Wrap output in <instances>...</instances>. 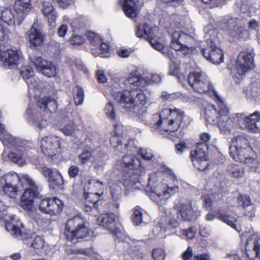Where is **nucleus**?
I'll return each instance as SVG.
<instances>
[{"label": "nucleus", "instance_id": "18", "mask_svg": "<svg viewBox=\"0 0 260 260\" xmlns=\"http://www.w3.org/2000/svg\"><path fill=\"white\" fill-rule=\"evenodd\" d=\"M29 59L36 69L44 75L48 77L56 75V67L51 61L44 60L40 56L34 53L29 54Z\"/></svg>", "mask_w": 260, "mask_h": 260}, {"label": "nucleus", "instance_id": "4", "mask_svg": "<svg viewBox=\"0 0 260 260\" xmlns=\"http://www.w3.org/2000/svg\"><path fill=\"white\" fill-rule=\"evenodd\" d=\"M90 234V230L84 225L79 216H75L66 223L64 235L67 240L73 244L82 239L89 240Z\"/></svg>", "mask_w": 260, "mask_h": 260}, {"label": "nucleus", "instance_id": "39", "mask_svg": "<svg viewBox=\"0 0 260 260\" xmlns=\"http://www.w3.org/2000/svg\"><path fill=\"white\" fill-rule=\"evenodd\" d=\"M9 141V146L14 148V150L25 152V142L18 138L10 137L8 139Z\"/></svg>", "mask_w": 260, "mask_h": 260}, {"label": "nucleus", "instance_id": "49", "mask_svg": "<svg viewBox=\"0 0 260 260\" xmlns=\"http://www.w3.org/2000/svg\"><path fill=\"white\" fill-rule=\"evenodd\" d=\"M220 218L223 222H225L237 231L240 232L238 229L236 219L233 216L222 214L220 216Z\"/></svg>", "mask_w": 260, "mask_h": 260}, {"label": "nucleus", "instance_id": "28", "mask_svg": "<svg viewBox=\"0 0 260 260\" xmlns=\"http://www.w3.org/2000/svg\"><path fill=\"white\" fill-rule=\"evenodd\" d=\"M245 125L249 131L253 133L260 132V112L255 111L247 117H242Z\"/></svg>", "mask_w": 260, "mask_h": 260}, {"label": "nucleus", "instance_id": "53", "mask_svg": "<svg viewBox=\"0 0 260 260\" xmlns=\"http://www.w3.org/2000/svg\"><path fill=\"white\" fill-rule=\"evenodd\" d=\"M156 37H153L150 39L149 42L154 49L162 53V52L165 51L164 49L165 44L161 43L158 39H156Z\"/></svg>", "mask_w": 260, "mask_h": 260}, {"label": "nucleus", "instance_id": "57", "mask_svg": "<svg viewBox=\"0 0 260 260\" xmlns=\"http://www.w3.org/2000/svg\"><path fill=\"white\" fill-rule=\"evenodd\" d=\"M152 255L154 260H164L166 253L163 249L155 248L152 250Z\"/></svg>", "mask_w": 260, "mask_h": 260}, {"label": "nucleus", "instance_id": "50", "mask_svg": "<svg viewBox=\"0 0 260 260\" xmlns=\"http://www.w3.org/2000/svg\"><path fill=\"white\" fill-rule=\"evenodd\" d=\"M86 37L88 41L91 45L92 48H97L99 44L102 41L101 37L92 31H89L86 34Z\"/></svg>", "mask_w": 260, "mask_h": 260}, {"label": "nucleus", "instance_id": "52", "mask_svg": "<svg viewBox=\"0 0 260 260\" xmlns=\"http://www.w3.org/2000/svg\"><path fill=\"white\" fill-rule=\"evenodd\" d=\"M4 192L12 198H16L18 192L22 190L21 186H9L2 185Z\"/></svg>", "mask_w": 260, "mask_h": 260}, {"label": "nucleus", "instance_id": "2", "mask_svg": "<svg viewBox=\"0 0 260 260\" xmlns=\"http://www.w3.org/2000/svg\"><path fill=\"white\" fill-rule=\"evenodd\" d=\"M113 95L117 102L128 113L138 114L140 120L151 118V114L148 113L143 106L146 103L147 98L140 89L134 90H125L122 92L115 91Z\"/></svg>", "mask_w": 260, "mask_h": 260}, {"label": "nucleus", "instance_id": "35", "mask_svg": "<svg viewBox=\"0 0 260 260\" xmlns=\"http://www.w3.org/2000/svg\"><path fill=\"white\" fill-rule=\"evenodd\" d=\"M42 6V12L47 18L48 22L50 24L54 23L56 19V13L50 0H43Z\"/></svg>", "mask_w": 260, "mask_h": 260}, {"label": "nucleus", "instance_id": "17", "mask_svg": "<svg viewBox=\"0 0 260 260\" xmlns=\"http://www.w3.org/2000/svg\"><path fill=\"white\" fill-rule=\"evenodd\" d=\"M230 156L236 161L243 162L246 164L251 171L255 172H260V164L257 161L252 157L253 152L252 148L251 151L245 152V149H240L236 151V152L230 151Z\"/></svg>", "mask_w": 260, "mask_h": 260}, {"label": "nucleus", "instance_id": "41", "mask_svg": "<svg viewBox=\"0 0 260 260\" xmlns=\"http://www.w3.org/2000/svg\"><path fill=\"white\" fill-rule=\"evenodd\" d=\"M25 152L14 150L9 153L8 157L11 161L21 166L25 163Z\"/></svg>", "mask_w": 260, "mask_h": 260}, {"label": "nucleus", "instance_id": "20", "mask_svg": "<svg viewBox=\"0 0 260 260\" xmlns=\"http://www.w3.org/2000/svg\"><path fill=\"white\" fill-rule=\"evenodd\" d=\"M214 95L218 101L217 106L214 105H208L205 110L206 120L212 124H216L219 122L220 117L222 116V109L223 107H226L216 91H214Z\"/></svg>", "mask_w": 260, "mask_h": 260}, {"label": "nucleus", "instance_id": "8", "mask_svg": "<svg viewBox=\"0 0 260 260\" xmlns=\"http://www.w3.org/2000/svg\"><path fill=\"white\" fill-rule=\"evenodd\" d=\"M9 31L0 24V57L5 66H10L18 63L20 53L17 50H5L4 44L9 39Z\"/></svg>", "mask_w": 260, "mask_h": 260}, {"label": "nucleus", "instance_id": "33", "mask_svg": "<svg viewBox=\"0 0 260 260\" xmlns=\"http://www.w3.org/2000/svg\"><path fill=\"white\" fill-rule=\"evenodd\" d=\"M97 220L100 225L105 227L112 233H115V215L114 214L107 213L100 215Z\"/></svg>", "mask_w": 260, "mask_h": 260}, {"label": "nucleus", "instance_id": "10", "mask_svg": "<svg viewBox=\"0 0 260 260\" xmlns=\"http://www.w3.org/2000/svg\"><path fill=\"white\" fill-rule=\"evenodd\" d=\"M191 41L190 36L181 32L175 30L171 35V47L177 51H179L184 56L192 53L193 48L188 46L189 42Z\"/></svg>", "mask_w": 260, "mask_h": 260}, {"label": "nucleus", "instance_id": "63", "mask_svg": "<svg viewBox=\"0 0 260 260\" xmlns=\"http://www.w3.org/2000/svg\"><path fill=\"white\" fill-rule=\"evenodd\" d=\"M202 1L206 4L210 5V7H218L224 4L225 0H202Z\"/></svg>", "mask_w": 260, "mask_h": 260}, {"label": "nucleus", "instance_id": "31", "mask_svg": "<svg viewBox=\"0 0 260 260\" xmlns=\"http://www.w3.org/2000/svg\"><path fill=\"white\" fill-rule=\"evenodd\" d=\"M158 31L156 27H152L147 23L139 25L137 27L136 36L149 41L153 37H156Z\"/></svg>", "mask_w": 260, "mask_h": 260}, {"label": "nucleus", "instance_id": "45", "mask_svg": "<svg viewBox=\"0 0 260 260\" xmlns=\"http://www.w3.org/2000/svg\"><path fill=\"white\" fill-rule=\"evenodd\" d=\"M0 11L1 19L4 22L9 25L14 24V16L10 9H4L3 10H0Z\"/></svg>", "mask_w": 260, "mask_h": 260}, {"label": "nucleus", "instance_id": "19", "mask_svg": "<svg viewBox=\"0 0 260 260\" xmlns=\"http://www.w3.org/2000/svg\"><path fill=\"white\" fill-rule=\"evenodd\" d=\"M26 38L28 40L31 48L41 46L45 40V32L40 22L35 20L30 28L26 33Z\"/></svg>", "mask_w": 260, "mask_h": 260}, {"label": "nucleus", "instance_id": "46", "mask_svg": "<svg viewBox=\"0 0 260 260\" xmlns=\"http://www.w3.org/2000/svg\"><path fill=\"white\" fill-rule=\"evenodd\" d=\"M73 94L75 104L77 106L81 105L84 98L83 89L79 86H75L73 89Z\"/></svg>", "mask_w": 260, "mask_h": 260}, {"label": "nucleus", "instance_id": "43", "mask_svg": "<svg viewBox=\"0 0 260 260\" xmlns=\"http://www.w3.org/2000/svg\"><path fill=\"white\" fill-rule=\"evenodd\" d=\"M20 183L22 184V189L25 186H28L29 187L25 190H30L33 191L35 190L38 191V186L36 185L35 182L27 174H20Z\"/></svg>", "mask_w": 260, "mask_h": 260}, {"label": "nucleus", "instance_id": "23", "mask_svg": "<svg viewBox=\"0 0 260 260\" xmlns=\"http://www.w3.org/2000/svg\"><path fill=\"white\" fill-rule=\"evenodd\" d=\"M63 206L62 201L57 198H46L41 201L39 209L46 214L56 215L60 212Z\"/></svg>", "mask_w": 260, "mask_h": 260}, {"label": "nucleus", "instance_id": "30", "mask_svg": "<svg viewBox=\"0 0 260 260\" xmlns=\"http://www.w3.org/2000/svg\"><path fill=\"white\" fill-rule=\"evenodd\" d=\"M158 31L156 27H152L147 23L139 25L137 27L136 36L149 41L153 37H156Z\"/></svg>", "mask_w": 260, "mask_h": 260}, {"label": "nucleus", "instance_id": "58", "mask_svg": "<svg viewBox=\"0 0 260 260\" xmlns=\"http://www.w3.org/2000/svg\"><path fill=\"white\" fill-rule=\"evenodd\" d=\"M110 190L112 198L114 200L116 201L120 198L121 194V191L120 187L117 184H113L111 185Z\"/></svg>", "mask_w": 260, "mask_h": 260}, {"label": "nucleus", "instance_id": "14", "mask_svg": "<svg viewBox=\"0 0 260 260\" xmlns=\"http://www.w3.org/2000/svg\"><path fill=\"white\" fill-rule=\"evenodd\" d=\"M210 37V35L206 32L205 38L207 47L202 49V53L209 61L213 64H218L223 61V54L220 48L216 47Z\"/></svg>", "mask_w": 260, "mask_h": 260}, {"label": "nucleus", "instance_id": "55", "mask_svg": "<svg viewBox=\"0 0 260 260\" xmlns=\"http://www.w3.org/2000/svg\"><path fill=\"white\" fill-rule=\"evenodd\" d=\"M142 209L139 208H136L134 209V213L132 215V220L135 225H139L142 222Z\"/></svg>", "mask_w": 260, "mask_h": 260}, {"label": "nucleus", "instance_id": "60", "mask_svg": "<svg viewBox=\"0 0 260 260\" xmlns=\"http://www.w3.org/2000/svg\"><path fill=\"white\" fill-rule=\"evenodd\" d=\"M85 42L84 38L80 35H73L70 39V43L73 45H81Z\"/></svg>", "mask_w": 260, "mask_h": 260}, {"label": "nucleus", "instance_id": "34", "mask_svg": "<svg viewBox=\"0 0 260 260\" xmlns=\"http://www.w3.org/2000/svg\"><path fill=\"white\" fill-rule=\"evenodd\" d=\"M251 148L247 139L242 136H237L234 137L231 140L230 151L236 152L238 150L244 149L245 152H248L251 151Z\"/></svg>", "mask_w": 260, "mask_h": 260}, {"label": "nucleus", "instance_id": "40", "mask_svg": "<svg viewBox=\"0 0 260 260\" xmlns=\"http://www.w3.org/2000/svg\"><path fill=\"white\" fill-rule=\"evenodd\" d=\"M9 141V146L14 148V150L25 152V142L18 138L10 137L8 139Z\"/></svg>", "mask_w": 260, "mask_h": 260}, {"label": "nucleus", "instance_id": "59", "mask_svg": "<svg viewBox=\"0 0 260 260\" xmlns=\"http://www.w3.org/2000/svg\"><path fill=\"white\" fill-rule=\"evenodd\" d=\"M138 152L139 154L145 160H150L153 157L152 152L150 149L140 148Z\"/></svg>", "mask_w": 260, "mask_h": 260}, {"label": "nucleus", "instance_id": "24", "mask_svg": "<svg viewBox=\"0 0 260 260\" xmlns=\"http://www.w3.org/2000/svg\"><path fill=\"white\" fill-rule=\"evenodd\" d=\"M247 260H260V238L255 235L249 237L245 244Z\"/></svg>", "mask_w": 260, "mask_h": 260}, {"label": "nucleus", "instance_id": "62", "mask_svg": "<svg viewBox=\"0 0 260 260\" xmlns=\"http://www.w3.org/2000/svg\"><path fill=\"white\" fill-rule=\"evenodd\" d=\"M85 25V22L83 18H78L72 21L71 22V26L75 29H81L83 28Z\"/></svg>", "mask_w": 260, "mask_h": 260}, {"label": "nucleus", "instance_id": "5", "mask_svg": "<svg viewBox=\"0 0 260 260\" xmlns=\"http://www.w3.org/2000/svg\"><path fill=\"white\" fill-rule=\"evenodd\" d=\"M11 221L7 218L5 220V229L10 234L19 239L23 241L26 245H29L34 249H40L44 246V240L40 236H31L25 232V230L21 227L15 225L14 223V216H10Z\"/></svg>", "mask_w": 260, "mask_h": 260}, {"label": "nucleus", "instance_id": "26", "mask_svg": "<svg viewBox=\"0 0 260 260\" xmlns=\"http://www.w3.org/2000/svg\"><path fill=\"white\" fill-rule=\"evenodd\" d=\"M138 172L133 170L128 171L121 180V183L127 190L133 191L134 189L141 188L140 176L138 175Z\"/></svg>", "mask_w": 260, "mask_h": 260}, {"label": "nucleus", "instance_id": "54", "mask_svg": "<svg viewBox=\"0 0 260 260\" xmlns=\"http://www.w3.org/2000/svg\"><path fill=\"white\" fill-rule=\"evenodd\" d=\"M39 169L41 172L42 174L44 175L45 178H47L48 179L51 177H53V176L56 175L59 172L55 170H53L51 168H49L46 166L40 167Z\"/></svg>", "mask_w": 260, "mask_h": 260}, {"label": "nucleus", "instance_id": "42", "mask_svg": "<svg viewBox=\"0 0 260 260\" xmlns=\"http://www.w3.org/2000/svg\"><path fill=\"white\" fill-rule=\"evenodd\" d=\"M109 46L105 43L103 42V41L99 44L97 48H92V53L95 56L98 55L102 57H108L107 54L109 51Z\"/></svg>", "mask_w": 260, "mask_h": 260}, {"label": "nucleus", "instance_id": "6", "mask_svg": "<svg viewBox=\"0 0 260 260\" xmlns=\"http://www.w3.org/2000/svg\"><path fill=\"white\" fill-rule=\"evenodd\" d=\"M110 143L115 150L118 153H127L122 159V162L129 171L139 172L140 169L141 162L139 158L136 157L132 153L134 152L133 148L128 146V143H125L123 145L122 143V138L120 135H114L110 138Z\"/></svg>", "mask_w": 260, "mask_h": 260}, {"label": "nucleus", "instance_id": "48", "mask_svg": "<svg viewBox=\"0 0 260 260\" xmlns=\"http://www.w3.org/2000/svg\"><path fill=\"white\" fill-rule=\"evenodd\" d=\"M229 173L233 177L240 178L243 176L244 173V169L238 165H231L228 167Z\"/></svg>", "mask_w": 260, "mask_h": 260}, {"label": "nucleus", "instance_id": "25", "mask_svg": "<svg viewBox=\"0 0 260 260\" xmlns=\"http://www.w3.org/2000/svg\"><path fill=\"white\" fill-rule=\"evenodd\" d=\"M19 72L23 78L26 80L29 89L34 88L42 91V86L44 84V83L37 81L33 77L34 72L31 67L29 66L22 67L20 69Z\"/></svg>", "mask_w": 260, "mask_h": 260}, {"label": "nucleus", "instance_id": "64", "mask_svg": "<svg viewBox=\"0 0 260 260\" xmlns=\"http://www.w3.org/2000/svg\"><path fill=\"white\" fill-rule=\"evenodd\" d=\"M79 168L75 165L70 167L68 170V174L71 178H75L79 174Z\"/></svg>", "mask_w": 260, "mask_h": 260}, {"label": "nucleus", "instance_id": "61", "mask_svg": "<svg viewBox=\"0 0 260 260\" xmlns=\"http://www.w3.org/2000/svg\"><path fill=\"white\" fill-rule=\"evenodd\" d=\"M105 111L106 114L111 119L115 118V113L113 105L111 102H109L106 106Z\"/></svg>", "mask_w": 260, "mask_h": 260}, {"label": "nucleus", "instance_id": "56", "mask_svg": "<svg viewBox=\"0 0 260 260\" xmlns=\"http://www.w3.org/2000/svg\"><path fill=\"white\" fill-rule=\"evenodd\" d=\"M237 202L239 206L245 208L251 205L250 198L247 196L240 195L237 199Z\"/></svg>", "mask_w": 260, "mask_h": 260}, {"label": "nucleus", "instance_id": "36", "mask_svg": "<svg viewBox=\"0 0 260 260\" xmlns=\"http://www.w3.org/2000/svg\"><path fill=\"white\" fill-rule=\"evenodd\" d=\"M1 184L4 186H21L22 188V184L20 183V177L16 173H9L4 175L1 179Z\"/></svg>", "mask_w": 260, "mask_h": 260}, {"label": "nucleus", "instance_id": "11", "mask_svg": "<svg viewBox=\"0 0 260 260\" xmlns=\"http://www.w3.org/2000/svg\"><path fill=\"white\" fill-rule=\"evenodd\" d=\"M188 81L189 85L197 92L203 93L211 91L214 94V91H216L207 76L203 72H197L190 74Z\"/></svg>", "mask_w": 260, "mask_h": 260}, {"label": "nucleus", "instance_id": "22", "mask_svg": "<svg viewBox=\"0 0 260 260\" xmlns=\"http://www.w3.org/2000/svg\"><path fill=\"white\" fill-rule=\"evenodd\" d=\"M221 112L222 116L220 117L218 125L221 131L223 133L229 132L234 126L235 123H239L242 121V114L237 113L229 116V110L227 107H223Z\"/></svg>", "mask_w": 260, "mask_h": 260}, {"label": "nucleus", "instance_id": "44", "mask_svg": "<svg viewBox=\"0 0 260 260\" xmlns=\"http://www.w3.org/2000/svg\"><path fill=\"white\" fill-rule=\"evenodd\" d=\"M49 186L53 190H57L63 184L62 177L59 173L48 179Z\"/></svg>", "mask_w": 260, "mask_h": 260}, {"label": "nucleus", "instance_id": "12", "mask_svg": "<svg viewBox=\"0 0 260 260\" xmlns=\"http://www.w3.org/2000/svg\"><path fill=\"white\" fill-rule=\"evenodd\" d=\"M254 55L252 48L245 50L239 54L235 69L240 76L244 75L246 72L254 68Z\"/></svg>", "mask_w": 260, "mask_h": 260}, {"label": "nucleus", "instance_id": "21", "mask_svg": "<svg viewBox=\"0 0 260 260\" xmlns=\"http://www.w3.org/2000/svg\"><path fill=\"white\" fill-rule=\"evenodd\" d=\"M96 151L89 146L85 147L82 153L79 155L82 165H85L88 161L92 162L95 164V168L99 169L104 165L107 156L105 154H101L96 156Z\"/></svg>", "mask_w": 260, "mask_h": 260}, {"label": "nucleus", "instance_id": "7", "mask_svg": "<svg viewBox=\"0 0 260 260\" xmlns=\"http://www.w3.org/2000/svg\"><path fill=\"white\" fill-rule=\"evenodd\" d=\"M200 138L202 142L197 143L196 148L190 152V158L195 168L204 171L208 167L206 152L208 149L207 142L210 140L211 135L208 133H203Z\"/></svg>", "mask_w": 260, "mask_h": 260}, {"label": "nucleus", "instance_id": "29", "mask_svg": "<svg viewBox=\"0 0 260 260\" xmlns=\"http://www.w3.org/2000/svg\"><path fill=\"white\" fill-rule=\"evenodd\" d=\"M64 124L60 127V131L65 136L77 138V135L80 132V129L75 124L74 121L70 117V116H67L66 118L64 119Z\"/></svg>", "mask_w": 260, "mask_h": 260}, {"label": "nucleus", "instance_id": "13", "mask_svg": "<svg viewBox=\"0 0 260 260\" xmlns=\"http://www.w3.org/2000/svg\"><path fill=\"white\" fill-rule=\"evenodd\" d=\"M225 24L224 29L229 35L233 38H244L247 35L246 27L238 18L225 16L221 20Z\"/></svg>", "mask_w": 260, "mask_h": 260}, {"label": "nucleus", "instance_id": "51", "mask_svg": "<svg viewBox=\"0 0 260 260\" xmlns=\"http://www.w3.org/2000/svg\"><path fill=\"white\" fill-rule=\"evenodd\" d=\"M29 215L39 225H43V223H47L49 222L48 219L44 218L40 213L38 212L36 210L31 211L29 213Z\"/></svg>", "mask_w": 260, "mask_h": 260}, {"label": "nucleus", "instance_id": "9", "mask_svg": "<svg viewBox=\"0 0 260 260\" xmlns=\"http://www.w3.org/2000/svg\"><path fill=\"white\" fill-rule=\"evenodd\" d=\"M161 81V77L157 74H153L149 79L148 77H142L140 76L139 70L136 69L132 72L129 77L125 80L122 84L126 87H129L130 90L138 89L139 87H144L151 82L157 83Z\"/></svg>", "mask_w": 260, "mask_h": 260}, {"label": "nucleus", "instance_id": "27", "mask_svg": "<svg viewBox=\"0 0 260 260\" xmlns=\"http://www.w3.org/2000/svg\"><path fill=\"white\" fill-rule=\"evenodd\" d=\"M39 191L25 190L20 201L21 207L30 213L34 207V199L39 198Z\"/></svg>", "mask_w": 260, "mask_h": 260}, {"label": "nucleus", "instance_id": "38", "mask_svg": "<svg viewBox=\"0 0 260 260\" xmlns=\"http://www.w3.org/2000/svg\"><path fill=\"white\" fill-rule=\"evenodd\" d=\"M37 105L40 109L50 112H55L57 109L56 101L50 97H44L38 100Z\"/></svg>", "mask_w": 260, "mask_h": 260}, {"label": "nucleus", "instance_id": "3", "mask_svg": "<svg viewBox=\"0 0 260 260\" xmlns=\"http://www.w3.org/2000/svg\"><path fill=\"white\" fill-rule=\"evenodd\" d=\"M184 112L177 109H164L160 114L151 116V127L164 135L165 133H174L182 122Z\"/></svg>", "mask_w": 260, "mask_h": 260}, {"label": "nucleus", "instance_id": "16", "mask_svg": "<svg viewBox=\"0 0 260 260\" xmlns=\"http://www.w3.org/2000/svg\"><path fill=\"white\" fill-rule=\"evenodd\" d=\"M177 210V218L182 221H191L196 220L200 216L201 212L196 208L192 207L191 204L188 201H180L175 206Z\"/></svg>", "mask_w": 260, "mask_h": 260}, {"label": "nucleus", "instance_id": "47", "mask_svg": "<svg viewBox=\"0 0 260 260\" xmlns=\"http://www.w3.org/2000/svg\"><path fill=\"white\" fill-rule=\"evenodd\" d=\"M31 0H16V9L18 12H22L25 13L30 9Z\"/></svg>", "mask_w": 260, "mask_h": 260}, {"label": "nucleus", "instance_id": "32", "mask_svg": "<svg viewBox=\"0 0 260 260\" xmlns=\"http://www.w3.org/2000/svg\"><path fill=\"white\" fill-rule=\"evenodd\" d=\"M26 115L29 121H31L34 124L40 129L44 128L47 124L45 120L41 117H39V113L36 109V106L29 105L26 111Z\"/></svg>", "mask_w": 260, "mask_h": 260}, {"label": "nucleus", "instance_id": "37", "mask_svg": "<svg viewBox=\"0 0 260 260\" xmlns=\"http://www.w3.org/2000/svg\"><path fill=\"white\" fill-rule=\"evenodd\" d=\"M138 2L139 0H124L122 8L127 17L131 19L136 17L138 12L136 5Z\"/></svg>", "mask_w": 260, "mask_h": 260}, {"label": "nucleus", "instance_id": "15", "mask_svg": "<svg viewBox=\"0 0 260 260\" xmlns=\"http://www.w3.org/2000/svg\"><path fill=\"white\" fill-rule=\"evenodd\" d=\"M61 141V139L59 137L49 135L41 138L39 145L45 155L52 157L58 153Z\"/></svg>", "mask_w": 260, "mask_h": 260}, {"label": "nucleus", "instance_id": "1", "mask_svg": "<svg viewBox=\"0 0 260 260\" xmlns=\"http://www.w3.org/2000/svg\"><path fill=\"white\" fill-rule=\"evenodd\" d=\"M173 185L171 183L162 182L158 179L156 174H152L148 181V187L151 190L150 198L158 205L159 210L165 212V216L161 219L162 222H166L168 226L173 229L178 227L179 223L177 214L175 209H169L164 207L167 200L171 196L178 190V182L174 176H171Z\"/></svg>", "mask_w": 260, "mask_h": 260}]
</instances>
